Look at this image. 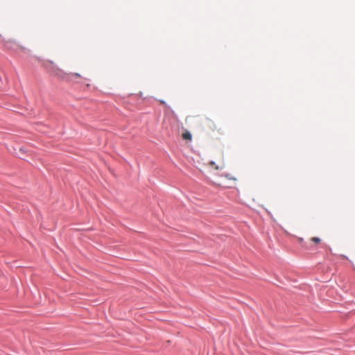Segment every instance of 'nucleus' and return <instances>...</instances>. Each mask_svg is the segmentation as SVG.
<instances>
[{
  "mask_svg": "<svg viewBox=\"0 0 355 355\" xmlns=\"http://www.w3.org/2000/svg\"><path fill=\"white\" fill-rule=\"evenodd\" d=\"M43 66L51 76L57 77L62 80L70 82L74 80L76 78H83V76L78 73L64 72L52 61H45ZM84 78L87 80L86 77H84Z\"/></svg>",
  "mask_w": 355,
  "mask_h": 355,
  "instance_id": "1",
  "label": "nucleus"
},
{
  "mask_svg": "<svg viewBox=\"0 0 355 355\" xmlns=\"http://www.w3.org/2000/svg\"><path fill=\"white\" fill-rule=\"evenodd\" d=\"M322 240L319 237H312L310 239V242L304 243V239L302 238L299 239V242L300 244L303 245V247L307 250H312L313 247L311 242L313 243L315 245H318L321 243Z\"/></svg>",
  "mask_w": 355,
  "mask_h": 355,
  "instance_id": "2",
  "label": "nucleus"
},
{
  "mask_svg": "<svg viewBox=\"0 0 355 355\" xmlns=\"http://www.w3.org/2000/svg\"><path fill=\"white\" fill-rule=\"evenodd\" d=\"M3 45L6 49L15 51L22 49V48L14 40H6L4 42Z\"/></svg>",
  "mask_w": 355,
  "mask_h": 355,
  "instance_id": "3",
  "label": "nucleus"
},
{
  "mask_svg": "<svg viewBox=\"0 0 355 355\" xmlns=\"http://www.w3.org/2000/svg\"><path fill=\"white\" fill-rule=\"evenodd\" d=\"M207 120H208L207 125L210 130H211L212 131H217L219 134H223V132L221 131V130L220 128H217V125L213 121H211L209 119Z\"/></svg>",
  "mask_w": 355,
  "mask_h": 355,
  "instance_id": "4",
  "label": "nucleus"
},
{
  "mask_svg": "<svg viewBox=\"0 0 355 355\" xmlns=\"http://www.w3.org/2000/svg\"><path fill=\"white\" fill-rule=\"evenodd\" d=\"M209 164L213 166L214 168H215L216 170H218V169H222L224 167V163L223 162H221L220 163H219L218 164H216V163L214 162H211L209 163Z\"/></svg>",
  "mask_w": 355,
  "mask_h": 355,
  "instance_id": "5",
  "label": "nucleus"
},
{
  "mask_svg": "<svg viewBox=\"0 0 355 355\" xmlns=\"http://www.w3.org/2000/svg\"><path fill=\"white\" fill-rule=\"evenodd\" d=\"M182 138L184 140H189L190 141L192 139V135H191V134L189 131L186 130L185 132H184L182 133Z\"/></svg>",
  "mask_w": 355,
  "mask_h": 355,
  "instance_id": "6",
  "label": "nucleus"
},
{
  "mask_svg": "<svg viewBox=\"0 0 355 355\" xmlns=\"http://www.w3.org/2000/svg\"><path fill=\"white\" fill-rule=\"evenodd\" d=\"M159 102L161 104H163V105L165 104V102L164 101H159Z\"/></svg>",
  "mask_w": 355,
  "mask_h": 355,
  "instance_id": "7",
  "label": "nucleus"
}]
</instances>
